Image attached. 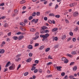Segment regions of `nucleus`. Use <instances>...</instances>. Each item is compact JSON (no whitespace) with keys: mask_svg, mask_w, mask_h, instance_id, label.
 Here are the masks:
<instances>
[{"mask_svg":"<svg viewBox=\"0 0 79 79\" xmlns=\"http://www.w3.org/2000/svg\"><path fill=\"white\" fill-rule=\"evenodd\" d=\"M21 56V54H18L17 56H16V59L15 60L16 61L18 62V61H19L20 60H21V58L19 57V56Z\"/></svg>","mask_w":79,"mask_h":79,"instance_id":"obj_1","label":"nucleus"},{"mask_svg":"<svg viewBox=\"0 0 79 79\" xmlns=\"http://www.w3.org/2000/svg\"><path fill=\"white\" fill-rule=\"evenodd\" d=\"M38 21H39V19H33L31 21V23H32L33 22H34V23H35V24H36V23H37V22H38Z\"/></svg>","mask_w":79,"mask_h":79,"instance_id":"obj_2","label":"nucleus"},{"mask_svg":"<svg viewBox=\"0 0 79 79\" xmlns=\"http://www.w3.org/2000/svg\"><path fill=\"white\" fill-rule=\"evenodd\" d=\"M48 37H49V34L47 33L45 34V35H43V37L45 38V39H47Z\"/></svg>","mask_w":79,"mask_h":79,"instance_id":"obj_3","label":"nucleus"},{"mask_svg":"<svg viewBox=\"0 0 79 79\" xmlns=\"http://www.w3.org/2000/svg\"><path fill=\"white\" fill-rule=\"evenodd\" d=\"M61 68H62V67L60 66H57L56 67V69H57V71H61Z\"/></svg>","mask_w":79,"mask_h":79,"instance_id":"obj_4","label":"nucleus"},{"mask_svg":"<svg viewBox=\"0 0 79 79\" xmlns=\"http://www.w3.org/2000/svg\"><path fill=\"white\" fill-rule=\"evenodd\" d=\"M79 15V13H78V12H75L73 14V16L74 17H76V16H77L78 15Z\"/></svg>","mask_w":79,"mask_h":79,"instance_id":"obj_5","label":"nucleus"},{"mask_svg":"<svg viewBox=\"0 0 79 79\" xmlns=\"http://www.w3.org/2000/svg\"><path fill=\"white\" fill-rule=\"evenodd\" d=\"M14 66H15V64H12V66H10L9 67V69L10 70H12V69H13L14 68Z\"/></svg>","mask_w":79,"mask_h":79,"instance_id":"obj_6","label":"nucleus"},{"mask_svg":"<svg viewBox=\"0 0 79 79\" xmlns=\"http://www.w3.org/2000/svg\"><path fill=\"white\" fill-rule=\"evenodd\" d=\"M10 65H11V63L10 62V61H9L6 64V65L5 66V67L6 68H7V67L9 66H10Z\"/></svg>","mask_w":79,"mask_h":79,"instance_id":"obj_7","label":"nucleus"},{"mask_svg":"<svg viewBox=\"0 0 79 79\" xmlns=\"http://www.w3.org/2000/svg\"><path fill=\"white\" fill-rule=\"evenodd\" d=\"M58 28H53L52 30V32H56V31H57L58 30Z\"/></svg>","mask_w":79,"mask_h":79,"instance_id":"obj_8","label":"nucleus"},{"mask_svg":"<svg viewBox=\"0 0 79 79\" xmlns=\"http://www.w3.org/2000/svg\"><path fill=\"white\" fill-rule=\"evenodd\" d=\"M31 60H32V58H29L27 60H26V61L27 63H29L30 62H31Z\"/></svg>","mask_w":79,"mask_h":79,"instance_id":"obj_9","label":"nucleus"},{"mask_svg":"<svg viewBox=\"0 0 79 79\" xmlns=\"http://www.w3.org/2000/svg\"><path fill=\"white\" fill-rule=\"evenodd\" d=\"M5 53V50L4 49H0V53L2 54Z\"/></svg>","mask_w":79,"mask_h":79,"instance_id":"obj_10","label":"nucleus"},{"mask_svg":"<svg viewBox=\"0 0 79 79\" xmlns=\"http://www.w3.org/2000/svg\"><path fill=\"white\" fill-rule=\"evenodd\" d=\"M24 38V36L23 35L20 36L19 37V40H21V39H23Z\"/></svg>","mask_w":79,"mask_h":79,"instance_id":"obj_11","label":"nucleus"},{"mask_svg":"<svg viewBox=\"0 0 79 79\" xmlns=\"http://www.w3.org/2000/svg\"><path fill=\"white\" fill-rule=\"evenodd\" d=\"M55 40L56 41H57L58 40V37H53V41H54Z\"/></svg>","mask_w":79,"mask_h":79,"instance_id":"obj_12","label":"nucleus"},{"mask_svg":"<svg viewBox=\"0 0 79 79\" xmlns=\"http://www.w3.org/2000/svg\"><path fill=\"white\" fill-rule=\"evenodd\" d=\"M27 48H29V49H32V48H33L32 46L31 45H29V46L27 47Z\"/></svg>","mask_w":79,"mask_h":79,"instance_id":"obj_13","label":"nucleus"},{"mask_svg":"<svg viewBox=\"0 0 79 79\" xmlns=\"http://www.w3.org/2000/svg\"><path fill=\"white\" fill-rule=\"evenodd\" d=\"M77 66H74L73 68V70L74 71H76L77 70Z\"/></svg>","mask_w":79,"mask_h":79,"instance_id":"obj_14","label":"nucleus"},{"mask_svg":"<svg viewBox=\"0 0 79 79\" xmlns=\"http://www.w3.org/2000/svg\"><path fill=\"white\" fill-rule=\"evenodd\" d=\"M30 31L31 32H35L36 31V30L34 28H32L30 29Z\"/></svg>","mask_w":79,"mask_h":79,"instance_id":"obj_15","label":"nucleus"},{"mask_svg":"<svg viewBox=\"0 0 79 79\" xmlns=\"http://www.w3.org/2000/svg\"><path fill=\"white\" fill-rule=\"evenodd\" d=\"M66 35H62L61 39H62V40H64V39H66Z\"/></svg>","mask_w":79,"mask_h":79,"instance_id":"obj_16","label":"nucleus"},{"mask_svg":"<svg viewBox=\"0 0 79 79\" xmlns=\"http://www.w3.org/2000/svg\"><path fill=\"white\" fill-rule=\"evenodd\" d=\"M39 37V36H37L35 37H34L32 38L33 40H36V39H37Z\"/></svg>","mask_w":79,"mask_h":79,"instance_id":"obj_17","label":"nucleus"},{"mask_svg":"<svg viewBox=\"0 0 79 79\" xmlns=\"http://www.w3.org/2000/svg\"><path fill=\"white\" fill-rule=\"evenodd\" d=\"M26 2V1L25 0H22V1H21L20 2V4H23L24 3H25Z\"/></svg>","mask_w":79,"mask_h":79,"instance_id":"obj_18","label":"nucleus"},{"mask_svg":"<svg viewBox=\"0 0 79 79\" xmlns=\"http://www.w3.org/2000/svg\"><path fill=\"white\" fill-rule=\"evenodd\" d=\"M42 29H43V30H44V29H48V27H46V26H44L42 28Z\"/></svg>","mask_w":79,"mask_h":79,"instance_id":"obj_19","label":"nucleus"},{"mask_svg":"<svg viewBox=\"0 0 79 79\" xmlns=\"http://www.w3.org/2000/svg\"><path fill=\"white\" fill-rule=\"evenodd\" d=\"M70 6L72 7V6H75V3H72L69 5Z\"/></svg>","mask_w":79,"mask_h":79,"instance_id":"obj_20","label":"nucleus"},{"mask_svg":"<svg viewBox=\"0 0 79 79\" xmlns=\"http://www.w3.org/2000/svg\"><path fill=\"white\" fill-rule=\"evenodd\" d=\"M49 16H53L54 17L55 16V14H53V13H51L49 14Z\"/></svg>","mask_w":79,"mask_h":79,"instance_id":"obj_21","label":"nucleus"},{"mask_svg":"<svg viewBox=\"0 0 79 79\" xmlns=\"http://www.w3.org/2000/svg\"><path fill=\"white\" fill-rule=\"evenodd\" d=\"M40 33L41 34H44V33H45V31L44 30H41L40 31Z\"/></svg>","mask_w":79,"mask_h":79,"instance_id":"obj_22","label":"nucleus"},{"mask_svg":"<svg viewBox=\"0 0 79 79\" xmlns=\"http://www.w3.org/2000/svg\"><path fill=\"white\" fill-rule=\"evenodd\" d=\"M69 61L67 59H66L65 60H64V63L65 64L68 63V62Z\"/></svg>","mask_w":79,"mask_h":79,"instance_id":"obj_23","label":"nucleus"},{"mask_svg":"<svg viewBox=\"0 0 79 79\" xmlns=\"http://www.w3.org/2000/svg\"><path fill=\"white\" fill-rule=\"evenodd\" d=\"M13 39H14V40H18V37L17 36H14L13 37Z\"/></svg>","mask_w":79,"mask_h":79,"instance_id":"obj_24","label":"nucleus"},{"mask_svg":"<svg viewBox=\"0 0 79 79\" xmlns=\"http://www.w3.org/2000/svg\"><path fill=\"white\" fill-rule=\"evenodd\" d=\"M44 48V45L40 47L39 48L40 50H42Z\"/></svg>","mask_w":79,"mask_h":79,"instance_id":"obj_25","label":"nucleus"},{"mask_svg":"<svg viewBox=\"0 0 79 79\" xmlns=\"http://www.w3.org/2000/svg\"><path fill=\"white\" fill-rule=\"evenodd\" d=\"M50 48H47L45 50V52H48L49 50H50Z\"/></svg>","mask_w":79,"mask_h":79,"instance_id":"obj_26","label":"nucleus"},{"mask_svg":"<svg viewBox=\"0 0 79 79\" xmlns=\"http://www.w3.org/2000/svg\"><path fill=\"white\" fill-rule=\"evenodd\" d=\"M20 24L21 26H23L26 25V24H25L24 23H21Z\"/></svg>","mask_w":79,"mask_h":79,"instance_id":"obj_27","label":"nucleus"},{"mask_svg":"<svg viewBox=\"0 0 79 79\" xmlns=\"http://www.w3.org/2000/svg\"><path fill=\"white\" fill-rule=\"evenodd\" d=\"M36 15V12H34L32 14V16H35Z\"/></svg>","mask_w":79,"mask_h":79,"instance_id":"obj_28","label":"nucleus"},{"mask_svg":"<svg viewBox=\"0 0 79 79\" xmlns=\"http://www.w3.org/2000/svg\"><path fill=\"white\" fill-rule=\"evenodd\" d=\"M28 74H29V73H28V72H25L24 73V76H27Z\"/></svg>","mask_w":79,"mask_h":79,"instance_id":"obj_29","label":"nucleus"},{"mask_svg":"<svg viewBox=\"0 0 79 79\" xmlns=\"http://www.w3.org/2000/svg\"><path fill=\"white\" fill-rule=\"evenodd\" d=\"M56 18H59L60 17V15H56L54 16Z\"/></svg>","mask_w":79,"mask_h":79,"instance_id":"obj_30","label":"nucleus"},{"mask_svg":"<svg viewBox=\"0 0 79 79\" xmlns=\"http://www.w3.org/2000/svg\"><path fill=\"white\" fill-rule=\"evenodd\" d=\"M69 35H71V36H73V33L72 32H70L69 33Z\"/></svg>","mask_w":79,"mask_h":79,"instance_id":"obj_31","label":"nucleus"},{"mask_svg":"<svg viewBox=\"0 0 79 79\" xmlns=\"http://www.w3.org/2000/svg\"><path fill=\"white\" fill-rule=\"evenodd\" d=\"M50 12H51V10H49L46 12L45 14L46 15H48V13H50Z\"/></svg>","mask_w":79,"mask_h":79,"instance_id":"obj_32","label":"nucleus"},{"mask_svg":"<svg viewBox=\"0 0 79 79\" xmlns=\"http://www.w3.org/2000/svg\"><path fill=\"white\" fill-rule=\"evenodd\" d=\"M48 59H50V60H52L53 58H52V56L51 55H49V56L48 57Z\"/></svg>","mask_w":79,"mask_h":79,"instance_id":"obj_33","label":"nucleus"},{"mask_svg":"<svg viewBox=\"0 0 79 79\" xmlns=\"http://www.w3.org/2000/svg\"><path fill=\"white\" fill-rule=\"evenodd\" d=\"M74 63H75L74 62H71L70 64V66H72V65H74Z\"/></svg>","mask_w":79,"mask_h":79,"instance_id":"obj_34","label":"nucleus"},{"mask_svg":"<svg viewBox=\"0 0 79 79\" xmlns=\"http://www.w3.org/2000/svg\"><path fill=\"white\" fill-rule=\"evenodd\" d=\"M67 55L68 56H69V57H70V58H72V57H73V56L69 54H67Z\"/></svg>","mask_w":79,"mask_h":79,"instance_id":"obj_35","label":"nucleus"},{"mask_svg":"<svg viewBox=\"0 0 79 79\" xmlns=\"http://www.w3.org/2000/svg\"><path fill=\"white\" fill-rule=\"evenodd\" d=\"M52 77V75H49L46 76V77Z\"/></svg>","mask_w":79,"mask_h":79,"instance_id":"obj_36","label":"nucleus"},{"mask_svg":"<svg viewBox=\"0 0 79 79\" xmlns=\"http://www.w3.org/2000/svg\"><path fill=\"white\" fill-rule=\"evenodd\" d=\"M28 19L29 20H31L32 19H33V17L32 16H30L29 17Z\"/></svg>","mask_w":79,"mask_h":79,"instance_id":"obj_37","label":"nucleus"},{"mask_svg":"<svg viewBox=\"0 0 79 79\" xmlns=\"http://www.w3.org/2000/svg\"><path fill=\"white\" fill-rule=\"evenodd\" d=\"M52 64V62H49L47 64V66H48V65H50V64Z\"/></svg>","mask_w":79,"mask_h":79,"instance_id":"obj_38","label":"nucleus"},{"mask_svg":"<svg viewBox=\"0 0 79 79\" xmlns=\"http://www.w3.org/2000/svg\"><path fill=\"white\" fill-rule=\"evenodd\" d=\"M39 45V43H36L35 44V47H38Z\"/></svg>","mask_w":79,"mask_h":79,"instance_id":"obj_39","label":"nucleus"},{"mask_svg":"<svg viewBox=\"0 0 79 79\" xmlns=\"http://www.w3.org/2000/svg\"><path fill=\"white\" fill-rule=\"evenodd\" d=\"M58 45L57 44L54 46V48H58Z\"/></svg>","mask_w":79,"mask_h":79,"instance_id":"obj_40","label":"nucleus"},{"mask_svg":"<svg viewBox=\"0 0 79 79\" xmlns=\"http://www.w3.org/2000/svg\"><path fill=\"white\" fill-rule=\"evenodd\" d=\"M71 54L72 55H75V54H76V52L75 51L72 52Z\"/></svg>","mask_w":79,"mask_h":79,"instance_id":"obj_41","label":"nucleus"},{"mask_svg":"<svg viewBox=\"0 0 79 79\" xmlns=\"http://www.w3.org/2000/svg\"><path fill=\"white\" fill-rule=\"evenodd\" d=\"M35 68H36L35 67H32L31 69V71H34V69H35Z\"/></svg>","mask_w":79,"mask_h":79,"instance_id":"obj_42","label":"nucleus"},{"mask_svg":"<svg viewBox=\"0 0 79 79\" xmlns=\"http://www.w3.org/2000/svg\"><path fill=\"white\" fill-rule=\"evenodd\" d=\"M44 19L45 21H47L48 18H47V17H44Z\"/></svg>","mask_w":79,"mask_h":79,"instance_id":"obj_43","label":"nucleus"},{"mask_svg":"<svg viewBox=\"0 0 79 79\" xmlns=\"http://www.w3.org/2000/svg\"><path fill=\"white\" fill-rule=\"evenodd\" d=\"M71 38H69L67 40V42H69V41H70V40H71Z\"/></svg>","mask_w":79,"mask_h":79,"instance_id":"obj_44","label":"nucleus"},{"mask_svg":"<svg viewBox=\"0 0 79 79\" xmlns=\"http://www.w3.org/2000/svg\"><path fill=\"white\" fill-rule=\"evenodd\" d=\"M76 38H73V42H76Z\"/></svg>","mask_w":79,"mask_h":79,"instance_id":"obj_45","label":"nucleus"},{"mask_svg":"<svg viewBox=\"0 0 79 79\" xmlns=\"http://www.w3.org/2000/svg\"><path fill=\"white\" fill-rule=\"evenodd\" d=\"M74 76L73 75H71L69 77V78L70 79H72V78H74Z\"/></svg>","mask_w":79,"mask_h":79,"instance_id":"obj_46","label":"nucleus"},{"mask_svg":"<svg viewBox=\"0 0 79 79\" xmlns=\"http://www.w3.org/2000/svg\"><path fill=\"white\" fill-rule=\"evenodd\" d=\"M40 15V12H36V15L37 16H39Z\"/></svg>","mask_w":79,"mask_h":79,"instance_id":"obj_47","label":"nucleus"},{"mask_svg":"<svg viewBox=\"0 0 79 79\" xmlns=\"http://www.w3.org/2000/svg\"><path fill=\"white\" fill-rule=\"evenodd\" d=\"M48 22L49 24H52V21L51 20H48Z\"/></svg>","mask_w":79,"mask_h":79,"instance_id":"obj_48","label":"nucleus"},{"mask_svg":"<svg viewBox=\"0 0 79 79\" xmlns=\"http://www.w3.org/2000/svg\"><path fill=\"white\" fill-rule=\"evenodd\" d=\"M35 63L36 64H38L39 63V61L37 60H36L35 61Z\"/></svg>","mask_w":79,"mask_h":79,"instance_id":"obj_49","label":"nucleus"},{"mask_svg":"<svg viewBox=\"0 0 79 79\" xmlns=\"http://www.w3.org/2000/svg\"><path fill=\"white\" fill-rule=\"evenodd\" d=\"M29 56H30V57H31V56H32V53L31 52H30L29 53Z\"/></svg>","mask_w":79,"mask_h":79,"instance_id":"obj_50","label":"nucleus"},{"mask_svg":"<svg viewBox=\"0 0 79 79\" xmlns=\"http://www.w3.org/2000/svg\"><path fill=\"white\" fill-rule=\"evenodd\" d=\"M61 75L62 76H64V75H65V73L64 72H63L61 73Z\"/></svg>","mask_w":79,"mask_h":79,"instance_id":"obj_51","label":"nucleus"},{"mask_svg":"<svg viewBox=\"0 0 79 79\" xmlns=\"http://www.w3.org/2000/svg\"><path fill=\"white\" fill-rule=\"evenodd\" d=\"M21 68V64H19V65L18 67L17 68V70H18V69H19V68Z\"/></svg>","mask_w":79,"mask_h":79,"instance_id":"obj_52","label":"nucleus"},{"mask_svg":"<svg viewBox=\"0 0 79 79\" xmlns=\"http://www.w3.org/2000/svg\"><path fill=\"white\" fill-rule=\"evenodd\" d=\"M66 58H65V57H63V58H62V61H64L65 60H66Z\"/></svg>","mask_w":79,"mask_h":79,"instance_id":"obj_53","label":"nucleus"},{"mask_svg":"<svg viewBox=\"0 0 79 79\" xmlns=\"http://www.w3.org/2000/svg\"><path fill=\"white\" fill-rule=\"evenodd\" d=\"M38 71V70L37 69H36L34 71V73H37Z\"/></svg>","mask_w":79,"mask_h":79,"instance_id":"obj_54","label":"nucleus"},{"mask_svg":"<svg viewBox=\"0 0 79 79\" xmlns=\"http://www.w3.org/2000/svg\"><path fill=\"white\" fill-rule=\"evenodd\" d=\"M39 32H37L35 33V35L36 36H39L38 35H39Z\"/></svg>","mask_w":79,"mask_h":79,"instance_id":"obj_55","label":"nucleus"},{"mask_svg":"<svg viewBox=\"0 0 79 79\" xmlns=\"http://www.w3.org/2000/svg\"><path fill=\"white\" fill-rule=\"evenodd\" d=\"M6 18V17H5V16H3L1 17V19H5V18Z\"/></svg>","mask_w":79,"mask_h":79,"instance_id":"obj_56","label":"nucleus"},{"mask_svg":"<svg viewBox=\"0 0 79 79\" xmlns=\"http://www.w3.org/2000/svg\"><path fill=\"white\" fill-rule=\"evenodd\" d=\"M11 32H9L7 34V35H8V36H10L11 35Z\"/></svg>","mask_w":79,"mask_h":79,"instance_id":"obj_57","label":"nucleus"},{"mask_svg":"<svg viewBox=\"0 0 79 79\" xmlns=\"http://www.w3.org/2000/svg\"><path fill=\"white\" fill-rule=\"evenodd\" d=\"M6 41L7 42H10V39L9 38H7L6 39Z\"/></svg>","mask_w":79,"mask_h":79,"instance_id":"obj_58","label":"nucleus"},{"mask_svg":"<svg viewBox=\"0 0 79 79\" xmlns=\"http://www.w3.org/2000/svg\"><path fill=\"white\" fill-rule=\"evenodd\" d=\"M39 71L40 73H42V69H39Z\"/></svg>","mask_w":79,"mask_h":79,"instance_id":"obj_59","label":"nucleus"},{"mask_svg":"<svg viewBox=\"0 0 79 79\" xmlns=\"http://www.w3.org/2000/svg\"><path fill=\"white\" fill-rule=\"evenodd\" d=\"M45 33H48V32H49V31L48 30H46L45 31Z\"/></svg>","mask_w":79,"mask_h":79,"instance_id":"obj_60","label":"nucleus"},{"mask_svg":"<svg viewBox=\"0 0 79 79\" xmlns=\"http://www.w3.org/2000/svg\"><path fill=\"white\" fill-rule=\"evenodd\" d=\"M68 75H66L64 78V79H68Z\"/></svg>","mask_w":79,"mask_h":79,"instance_id":"obj_61","label":"nucleus"},{"mask_svg":"<svg viewBox=\"0 0 79 79\" xmlns=\"http://www.w3.org/2000/svg\"><path fill=\"white\" fill-rule=\"evenodd\" d=\"M5 5V3H2L0 4V6H3Z\"/></svg>","mask_w":79,"mask_h":79,"instance_id":"obj_62","label":"nucleus"},{"mask_svg":"<svg viewBox=\"0 0 79 79\" xmlns=\"http://www.w3.org/2000/svg\"><path fill=\"white\" fill-rule=\"evenodd\" d=\"M8 71V68H6L5 69L4 72H6V71Z\"/></svg>","mask_w":79,"mask_h":79,"instance_id":"obj_63","label":"nucleus"},{"mask_svg":"<svg viewBox=\"0 0 79 79\" xmlns=\"http://www.w3.org/2000/svg\"><path fill=\"white\" fill-rule=\"evenodd\" d=\"M21 34V32H19L17 33L16 34H17V35H20V34Z\"/></svg>","mask_w":79,"mask_h":79,"instance_id":"obj_64","label":"nucleus"}]
</instances>
